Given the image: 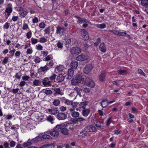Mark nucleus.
Here are the masks:
<instances>
[{"label": "nucleus", "instance_id": "nucleus-1", "mask_svg": "<svg viewBox=\"0 0 148 148\" xmlns=\"http://www.w3.org/2000/svg\"><path fill=\"white\" fill-rule=\"evenodd\" d=\"M73 124L71 123H67L66 122L63 124L58 125L56 126V127L59 129L61 132L64 135H67L69 134L68 128L71 130L72 128L71 126H73Z\"/></svg>", "mask_w": 148, "mask_h": 148}, {"label": "nucleus", "instance_id": "nucleus-2", "mask_svg": "<svg viewBox=\"0 0 148 148\" xmlns=\"http://www.w3.org/2000/svg\"><path fill=\"white\" fill-rule=\"evenodd\" d=\"M56 76L57 75L55 74L52 73L50 77L45 78L42 81L43 85L46 87L51 86L53 84V82H56Z\"/></svg>", "mask_w": 148, "mask_h": 148}, {"label": "nucleus", "instance_id": "nucleus-3", "mask_svg": "<svg viewBox=\"0 0 148 148\" xmlns=\"http://www.w3.org/2000/svg\"><path fill=\"white\" fill-rule=\"evenodd\" d=\"M86 79L85 76H82L81 75H77L76 77L73 78L71 80V83L72 85H76L77 84L81 82H84V80Z\"/></svg>", "mask_w": 148, "mask_h": 148}, {"label": "nucleus", "instance_id": "nucleus-4", "mask_svg": "<svg viewBox=\"0 0 148 148\" xmlns=\"http://www.w3.org/2000/svg\"><path fill=\"white\" fill-rule=\"evenodd\" d=\"M12 10L13 8L12 4L11 3H8L7 7L5 8L4 12L5 15V18L8 19L11 13L12 12Z\"/></svg>", "mask_w": 148, "mask_h": 148}, {"label": "nucleus", "instance_id": "nucleus-5", "mask_svg": "<svg viewBox=\"0 0 148 148\" xmlns=\"http://www.w3.org/2000/svg\"><path fill=\"white\" fill-rule=\"evenodd\" d=\"M86 78L85 80H84V82L86 85L91 88L94 87L95 86V82L88 77L86 76Z\"/></svg>", "mask_w": 148, "mask_h": 148}, {"label": "nucleus", "instance_id": "nucleus-6", "mask_svg": "<svg viewBox=\"0 0 148 148\" xmlns=\"http://www.w3.org/2000/svg\"><path fill=\"white\" fill-rule=\"evenodd\" d=\"M59 129L56 128V126L53 131L51 132L49 131L47 132V133H48V134H50L52 136L56 137L59 135Z\"/></svg>", "mask_w": 148, "mask_h": 148}, {"label": "nucleus", "instance_id": "nucleus-7", "mask_svg": "<svg viewBox=\"0 0 148 148\" xmlns=\"http://www.w3.org/2000/svg\"><path fill=\"white\" fill-rule=\"evenodd\" d=\"M67 117V114L65 113L58 112L56 118L59 120H64L66 119Z\"/></svg>", "mask_w": 148, "mask_h": 148}, {"label": "nucleus", "instance_id": "nucleus-8", "mask_svg": "<svg viewBox=\"0 0 148 148\" xmlns=\"http://www.w3.org/2000/svg\"><path fill=\"white\" fill-rule=\"evenodd\" d=\"M70 52L72 54H78L81 52V50L79 48L73 47L70 49Z\"/></svg>", "mask_w": 148, "mask_h": 148}, {"label": "nucleus", "instance_id": "nucleus-9", "mask_svg": "<svg viewBox=\"0 0 148 148\" xmlns=\"http://www.w3.org/2000/svg\"><path fill=\"white\" fill-rule=\"evenodd\" d=\"M84 128L85 130L88 132H94L96 130L95 127L92 125H88L86 127Z\"/></svg>", "mask_w": 148, "mask_h": 148}, {"label": "nucleus", "instance_id": "nucleus-10", "mask_svg": "<svg viewBox=\"0 0 148 148\" xmlns=\"http://www.w3.org/2000/svg\"><path fill=\"white\" fill-rule=\"evenodd\" d=\"M93 68L92 65L90 64H87L84 69V72L85 74H88L91 71Z\"/></svg>", "mask_w": 148, "mask_h": 148}, {"label": "nucleus", "instance_id": "nucleus-11", "mask_svg": "<svg viewBox=\"0 0 148 148\" xmlns=\"http://www.w3.org/2000/svg\"><path fill=\"white\" fill-rule=\"evenodd\" d=\"M56 28V33L57 34L62 36L64 35V32L66 30L64 28L61 27H58Z\"/></svg>", "mask_w": 148, "mask_h": 148}, {"label": "nucleus", "instance_id": "nucleus-12", "mask_svg": "<svg viewBox=\"0 0 148 148\" xmlns=\"http://www.w3.org/2000/svg\"><path fill=\"white\" fill-rule=\"evenodd\" d=\"M82 35L84 39L87 40L89 39L88 33L87 32L85 29H83L81 30Z\"/></svg>", "mask_w": 148, "mask_h": 148}, {"label": "nucleus", "instance_id": "nucleus-13", "mask_svg": "<svg viewBox=\"0 0 148 148\" xmlns=\"http://www.w3.org/2000/svg\"><path fill=\"white\" fill-rule=\"evenodd\" d=\"M88 104V102L86 101H84L81 102L79 104V108H77L76 109L77 111H79L80 108H82L83 109H85L86 106Z\"/></svg>", "mask_w": 148, "mask_h": 148}, {"label": "nucleus", "instance_id": "nucleus-14", "mask_svg": "<svg viewBox=\"0 0 148 148\" xmlns=\"http://www.w3.org/2000/svg\"><path fill=\"white\" fill-rule=\"evenodd\" d=\"M74 70V69L70 68L68 70L67 76L66 77V79L69 80L72 78L73 75Z\"/></svg>", "mask_w": 148, "mask_h": 148}, {"label": "nucleus", "instance_id": "nucleus-15", "mask_svg": "<svg viewBox=\"0 0 148 148\" xmlns=\"http://www.w3.org/2000/svg\"><path fill=\"white\" fill-rule=\"evenodd\" d=\"M85 120V119L82 117H78L76 119H73L72 121V122L74 124H78L79 123Z\"/></svg>", "mask_w": 148, "mask_h": 148}, {"label": "nucleus", "instance_id": "nucleus-16", "mask_svg": "<svg viewBox=\"0 0 148 148\" xmlns=\"http://www.w3.org/2000/svg\"><path fill=\"white\" fill-rule=\"evenodd\" d=\"M87 59V57L85 55L83 54L79 55L76 58V60L79 61H83Z\"/></svg>", "mask_w": 148, "mask_h": 148}, {"label": "nucleus", "instance_id": "nucleus-17", "mask_svg": "<svg viewBox=\"0 0 148 148\" xmlns=\"http://www.w3.org/2000/svg\"><path fill=\"white\" fill-rule=\"evenodd\" d=\"M99 49L100 51L103 53H105L106 51V47L105 44L103 42H102L100 44Z\"/></svg>", "mask_w": 148, "mask_h": 148}, {"label": "nucleus", "instance_id": "nucleus-18", "mask_svg": "<svg viewBox=\"0 0 148 148\" xmlns=\"http://www.w3.org/2000/svg\"><path fill=\"white\" fill-rule=\"evenodd\" d=\"M90 110L89 109L85 108L82 110V115L85 117H87L90 114Z\"/></svg>", "mask_w": 148, "mask_h": 148}, {"label": "nucleus", "instance_id": "nucleus-19", "mask_svg": "<svg viewBox=\"0 0 148 148\" xmlns=\"http://www.w3.org/2000/svg\"><path fill=\"white\" fill-rule=\"evenodd\" d=\"M106 76V73L105 71H102L99 76V79L101 82H103L105 80Z\"/></svg>", "mask_w": 148, "mask_h": 148}, {"label": "nucleus", "instance_id": "nucleus-20", "mask_svg": "<svg viewBox=\"0 0 148 148\" xmlns=\"http://www.w3.org/2000/svg\"><path fill=\"white\" fill-rule=\"evenodd\" d=\"M47 132H45V133L43 134V133H42L41 135H40L41 136V140H42L44 139H51L52 138V137L50 136L47 135L48 133Z\"/></svg>", "mask_w": 148, "mask_h": 148}, {"label": "nucleus", "instance_id": "nucleus-21", "mask_svg": "<svg viewBox=\"0 0 148 148\" xmlns=\"http://www.w3.org/2000/svg\"><path fill=\"white\" fill-rule=\"evenodd\" d=\"M48 111L51 114L55 115L58 113V110L57 108H54L51 109H48Z\"/></svg>", "mask_w": 148, "mask_h": 148}, {"label": "nucleus", "instance_id": "nucleus-22", "mask_svg": "<svg viewBox=\"0 0 148 148\" xmlns=\"http://www.w3.org/2000/svg\"><path fill=\"white\" fill-rule=\"evenodd\" d=\"M75 17L78 20V22H79L80 24L87 23L88 22V20L86 18L79 17L78 16H76Z\"/></svg>", "mask_w": 148, "mask_h": 148}, {"label": "nucleus", "instance_id": "nucleus-23", "mask_svg": "<svg viewBox=\"0 0 148 148\" xmlns=\"http://www.w3.org/2000/svg\"><path fill=\"white\" fill-rule=\"evenodd\" d=\"M30 140L32 144L34 143H36L39 141L41 140V136L40 135Z\"/></svg>", "mask_w": 148, "mask_h": 148}, {"label": "nucleus", "instance_id": "nucleus-24", "mask_svg": "<svg viewBox=\"0 0 148 148\" xmlns=\"http://www.w3.org/2000/svg\"><path fill=\"white\" fill-rule=\"evenodd\" d=\"M64 79V76L62 74H59L56 77V81L58 83H60L63 81Z\"/></svg>", "mask_w": 148, "mask_h": 148}, {"label": "nucleus", "instance_id": "nucleus-25", "mask_svg": "<svg viewBox=\"0 0 148 148\" xmlns=\"http://www.w3.org/2000/svg\"><path fill=\"white\" fill-rule=\"evenodd\" d=\"M62 99L64 103L68 105H71L73 102V101L67 99L65 97L62 98Z\"/></svg>", "mask_w": 148, "mask_h": 148}, {"label": "nucleus", "instance_id": "nucleus-26", "mask_svg": "<svg viewBox=\"0 0 148 148\" xmlns=\"http://www.w3.org/2000/svg\"><path fill=\"white\" fill-rule=\"evenodd\" d=\"M78 66V63L76 61H72L71 64V68L73 69H75Z\"/></svg>", "mask_w": 148, "mask_h": 148}, {"label": "nucleus", "instance_id": "nucleus-27", "mask_svg": "<svg viewBox=\"0 0 148 148\" xmlns=\"http://www.w3.org/2000/svg\"><path fill=\"white\" fill-rule=\"evenodd\" d=\"M48 67L46 65L44 66L41 67L39 69L40 72H42L44 73H45L49 69Z\"/></svg>", "mask_w": 148, "mask_h": 148}, {"label": "nucleus", "instance_id": "nucleus-28", "mask_svg": "<svg viewBox=\"0 0 148 148\" xmlns=\"http://www.w3.org/2000/svg\"><path fill=\"white\" fill-rule=\"evenodd\" d=\"M64 66L62 65H59L57 66L55 68V71L56 72H60L62 71Z\"/></svg>", "mask_w": 148, "mask_h": 148}, {"label": "nucleus", "instance_id": "nucleus-29", "mask_svg": "<svg viewBox=\"0 0 148 148\" xmlns=\"http://www.w3.org/2000/svg\"><path fill=\"white\" fill-rule=\"evenodd\" d=\"M100 103L103 108H106L108 105V100L107 99L103 100Z\"/></svg>", "mask_w": 148, "mask_h": 148}, {"label": "nucleus", "instance_id": "nucleus-30", "mask_svg": "<svg viewBox=\"0 0 148 148\" xmlns=\"http://www.w3.org/2000/svg\"><path fill=\"white\" fill-rule=\"evenodd\" d=\"M80 115L79 113L77 112L74 111L71 112V116L75 119H76L79 117Z\"/></svg>", "mask_w": 148, "mask_h": 148}, {"label": "nucleus", "instance_id": "nucleus-31", "mask_svg": "<svg viewBox=\"0 0 148 148\" xmlns=\"http://www.w3.org/2000/svg\"><path fill=\"white\" fill-rule=\"evenodd\" d=\"M52 60H53V57L51 55H49L47 56L43 59L44 61L46 62L50 61Z\"/></svg>", "mask_w": 148, "mask_h": 148}, {"label": "nucleus", "instance_id": "nucleus-32", "mask_svg": "<svg viewBox=\"0 0 148 148\" xmlns=\"http://www.w3.org/2000/svg\"><path fill=\"white\" fill-rule=\"evenodd\" d=\"M54 92L55 93L58 95H62L63 94V92L62 90H61L60 88H56L54 89Z\"/></svg>", "mask_w": 148, "mask_h": 148}, {"label": "nucleus", "instance_id": "nucleus-33", "mask_svg": "<svg viewBox=\"0 0 148 148\" xmlns=\"http://www.w3.org/2000/svg\"><path fill=\"white\" fill-rule=\"evenodd\" d=\"M55 63V60H52L51 61H50L49 62H47L46 64V65L47 66V67H48L50 69L51 68H52L53 66Z\"/></svg>", "mask_w": 148, "mask_h": 148}, {"label": "nucleus", "instance_id": "nucleus-34", "mask_svg": "<svg viewBox=\"0 0 148 148\" xmlns=\"http://www.w3.org/2000/svg\"><path fill=\"white\" fill-rule=\"evenodd\" d=\"M32 144V142L29 139L27 142L24 143L23 145L24 147H26Z\"/></svg>", "mask_w": 148, "mask_h": 148}, {"label": "nucleus", "instance_id": "nucleus-35", "mask_svg": "<svg viewBox=\"0 0 148 148\" xmlns=\"http://www.w3.org/2000/svg\"><path fill=\"white\" fill-rule=\"evenodd\" d=\"M95 26L98 28L100 29H104L106 27V25L104 23H102L101 24H96L95 25Z\"/></svg>", "mask_w": 148, "mask_h": 148}, {"label": "nucleus", "instance_id": "nucleus-36", "mask_svg": "<svg viewBox=\"0 0 148 148\" xmlns=\"http://www.w3.org/2000/svg\"><path fill=\"white\" fill-rule=\"evenodd\" d=\"M87 132L85 130V128H84V130L80 132V136L82 137H84L87 135Z\"/></svg>", "mask_w": 148, "mask_h": 148}, {"label": "nucleus", "instance_id": "nucleus-37", "mask_svg": "<svg viewBox=\"0 0 148 148\" xmlns=\"http://www.w3.org/2000/svg\"><path fill=\"white\" fill-rule=\"evenodd\" d=\"M28 12L25 10H23L20 12V15L23 18H24L27 15Z\"/></svg>", "mask_w": 148, "mask_h": 148}, {"label": "nucleus", "instance_id": "nucleus-38", "mask_svg": "<svg viewBox=\"0 0 148 148\" xmlns=\"http://www.w3.org/2000/svg\"><path fill=\"white\" fill-rule=\"evenodd\" d=\"M141 5L143 6H145L148 5V0H141Z\"/></svg>", "mask_w": 148, "mask_h": 148}, {"label": "nucleus", "instance_id": "nucleus-39", "mask_svg": "<svg viewBox=\"0 0 148 148\" xmlns=\"http://www.w3.org/2000/svg\"><path fill=\"white\" fill-rule=\"evenodd\" d=\"M74 90L77 92L78 95H79L80 94V92L82 91V90L80 88L76 87L74 88Z\"/></svg>", "mask_w": 148, "mask_h": 148}, {"label": "nucleus", "instance_id": "nucleus-40", "mask_svg": "<svg viewBox=\"0 0 148 148\" xmlns=\"http://www.w3.org/2000/svg\"><path fill=\"white\" fill-rule=\"evenodd\" d=\"M48 41L47 39L44 37L41 38L39 40V42L41 43H45Z\"/></svg>", "mask_w": 148, "mask_h": 148}, {"label": "nucleus", "instance_id": "nucleus-41", "mask_svg": "<svg viewBox=\"0 0 148 148\" xmlns=\"http://www.w3.org/2000/svg\"><path fill=\"white\" fill-rule=\"evenodd\" d=\"M101 40L100 38H97L96 41L94 43V45L95 46H97L101 42Z\"/></svg>", "mask_w": 148, "mask_h": 148}, {"label": "nucleus", "instance_id": "nucleus-42", "mask_svg": "<svg viewBox=\"0 0 148 148\" xmlns=\"http://www.w3.org/2000/svg\"><path fill=\"white\" fill-rule=\"evenodd\" d=\"M79 103L77 102H73V101L72 103L71 106L72 107L75 108H76L78 106H79Z\"/></svg>", "mask_w": 148, "mask_h": 148}, {"label": "nucleus", "instance_id": "nucleus-43", "mask_svg": "<svg viewBox=\"0 0 148 148\" xmlns=\"http://www.w3.org/2000/svg\"><path fill=\"white\" fill-rule=\"evenodd\" d=\"M138 74L142 75L144 76L145 77L146 76L145 73L143 72V71L141 69H138Z\"/></svg>", "mask_w": 148, "mask_h": 148}, {"label": "nucleus", "instance_id": "nucleus-44", "mask_svg": "<svg viewBox=\"0 0 148 148\" xmlns=\"http://www.w3.org/2000/svg\"><path fill=\"white\" fill-rule=\"evenodd\" d=\"M60 101L59 99H56L54 100L53 102V104L55 106H57L59 105Z\"/></svg>", "mask_w": 148, "mask_h": 148}, {"label": "nucleus", "instance_id": "nucleus-45", "mask_svg": "<svg viewBox=\"0 0 148 148\" xmlns=\"http://www.w3.org/2000/svg\"><path fill=\"white\" fill-rule=\"evenodd\" d=\"M38 40L36 39L32 38L31 39V42L32 45H34L36 44L38 42Z\"/></svg>", "mask_w": 148, "mask_h": 148}, {"label": "nucleus", "instance_id": "nucleus-46", "mask_svg": "<svg viewBox=\"0 0 148 148\" xmlns=\"http://www.w3.org/2000/svg\"><path fill=\"white\" fill-rule=\"evenodd\" d=\"M36 48L37 50L39 51L42 50L43 49L42 46L39 44L36 45Z\"/></svg>", "mask_w": 148, "mask_h": 148}, {"label": "nucleus", "instance_id": "nucleus-47", "mask_svg": "<svg viewBox=\"0 0 148 148\" xmlns=\"http://www.w3.org/2000/svg\"><path fill=\"white\" fill-rule=\"evenodd\" d=\"M21 73L20 72L16 73L15 76L16 78L18 79H20L21 77Z\"/></svg>", "mask_w": 148, "mask_h": 148}, {"label": "nucleus", "instance_id": "nucleus-48", "mask_svg": "<svg viewBox=\"0 0 148 148\" xmlns=\"http://www.w3.org/2000/svg\"><path fill=\"white\" fill-rule=\"evenodd\" d=\"M118 36H127L129 35L127 34V33L125 32H119Z\"/></svg>", "mask_w": 148, "mask_h": 148}, {"label": "nucleus", "instance_id": "nucleus-49", "mask_svg": "<svg viewBox=\"0 0 148 148\" xmlns=\"http://www.w3.org/2000/svg\"><path fill=\"white\" fill-rule=\"evenodd\" d=\"M10 23L8 22L6 23L3 26V27L4 29H8L10 26Z\"/></svg>", "mask_w": 148, "mask_h": 148}, {"label": "nucleus", "instance_id": "nucleus-50", "mask_svg": "<svg viewBox=\"0 0 148 148\" xmlns=\"http://www.w3.org/2000/svg\"><path fill=\"white\" fill-rule=\"evenodd\" d=\"M44 31L45 33L47 34H49L50 32V28L49 27L46 28V29L44 30Z\"/></svg>", "mask_w": 148, "mask_h": 148}, {"label": "nucleus", "instance_id": "nucleus-51", "mask_svg": "<svg viewBox=\"0 0 148 148\" xmlns=\"http://www.w3.org/2000/svg\"><path fill=\"white\" fill-rule=\"evenodd\" d=\"M47 120L48 121L51 122V123H53V116H52L50 115L47 118Z\"/></svg>", "mask_w": 148, "mask_h": 148}, {"label": "nucleus", "instance_id": "nucleus-52", "mask_svg": "<svg viewBox=\"0 0 148 148\" xmlns=\"http://www.w3.org/2000/svg\"><path fill=\"white\" fill-rule=\"evenodd\" d=\"M118 71V74L119 75H123L126 72V71L125 70H119Z\"/></svg>", "mask_w": 148, "mask_h": 148}, {"label": "nucleus", "instance_id": "nucleus-53", "mask_svg": "<svg viewBox=\"0 0 148 148\" xmlns=\"http://www.w3.org/2000/svg\"><path fill=\"white\" fill-rule=\"evenodd\" d=\"M16 142L13 140L10 141V146L11 147H14L16 145Z\"/></svg>", "mask_w": 148, "mask_h": 148}, {"label": "nucleus", "instance_id": "nucleus-54", "mask_svg": "<svg viewBox=\"0 0 148 148\" xmlns=\"http://www.w3.org/2000/svg\"><path fill=\"white\" fill-rule=\"evenodd\" d=\"M3 146L5 148H10L9 143L7 141H5L4 143Z\"/></svg>", "mask_w": 148, "mask_h": 148}, {"label": "nucleus", "instance_id": "nucleus-55", "mask_svg": "<svg viewBox=\"0 0 148 148\" xmlns=\"http://www.w3.org/2000/svg\"><path fill=\"white\" fill-rule=\"evenodd\" d=\"M9 58L8 57H6L2 61V63L4 64H7L8 62Z\"/></svg>", "mask_w": 148, "mask_h": 148}, {"label": "nucleus", "instance_id": "nucleus-56", "mask_svg": "<svg viewBox=\"0 0 148 148\" xmlns=\"http://www.w3.org/2000/svg\"><path fill=\"white\" fill-rule=\"evenodd\" d=\"M44 92L47 95H49L52 93V91L50 90H45Z\"/></svg>", "mask_w": 148, "mask_h": 148}, {"label": "nucleus", "instance_id": "nucleus-57", "mask_svg": "<svg viewBox=\"0 0 148 148\" xmlns=\"http://www.w3.org/2000/svg\"><path fill=\"white\" fill-rule=\"evenodd\" d=\"M19 128V126L18 125H12L11 127V129L14 130L18 129Z\"/></svg>", "mask_w": 148, "mask_h": 148}, {"label": "nucleus", "instance_id": "nucleus-58", "mask_svg": "<svg viewBox=\"0 0 148 148\" xmlns=\"http://www.w3.org/2000/svg\"><path fill=\"white\" fill-rule=\"evenodd\" d=\"M32 33L31 31H29L26 34V37L28 39H29L32 36Z\"/></svg>", "mask_w": 148, "mask_h": 148}, {"label": "nucleus", "instance_id": "nucleus-59", "mask_svg": "<svg viewBox=\"0 0 148 148\" xmlns=\"http://www.w3.org/2000/svg\"><path fill=\"white\" fill-rule=\"evenodd\" d=\"M36 58L35 59L34 61L36 63H39L40 61V58L38 57H36Z\"/></svg>", "mask_w": 148, "mask_h": 148}, {"label": "nucleus", "instance_id": "nucleus-60", "mask_svg": "<svg viewBox=\"0 0 148 148\" xmlns=\"http://www.w3.org/2000/svg\"><path fill=\"white\" fill-rule=\"evenodd\" d=\"M110 32H112V33H113L114 34L116 35H118L119 32L117 31L116 30H110L109 31Z\"/></svg>", "mask_w": 148, "mask_h": 148}, {"label": "nucleus", "instance_id": "nucleus-61", "mask_svg": "<svg viewBox=\"0 0 148 148\" xmlns=\"http://www.w3.org/2000/svg\"><path fill=\"white\" fill-rule=\"evenodd\" d=\"M39 81L37 80H35L33 81V84L34 85L38 86L39 85Z\"/></svg>", "mask_w": 148, "mask_h": 148}, {"label": "nucleus", "instance_id": "nucleus-62", "mask_svg": "<svg viewBox=\"0 0 148 148\" xmlns=\"http://www.w3.org/2000/svg\"><path fill=\"white\" fill-rule=\"evenodd\" d=\"M29 28L28 25L24 23L23 24V29L24 30H27Z\"/></svg>", "mask_w": 148, "mask_h": 148}, {"label": "nucleus", "instance_id": "nucleus-63", "mask_svg": "<svg viewBox=\"0 0 148 148\" xmlns=\"http://www.w3.org/2000/svg\"><path fill=\"white\" fill-rule=\"evenodd\" d=\"M18 19V15H17L16 16H13L12 18V20L13 21L15 22L17 21Z\"/></svg>", "mask_w": 148, "mask_h": 148}, {"label": "nucleus", "instance_id": "nucleus-64", "mask_svg": "<svg viewBox=\"0 0 148 148\" xmlns=\"http://www.w3.org/2000/svg\"><path fill=\"white\" fill-rule=\"evenodd\" d=\"M58 47L59 48H62L63 47V44L60 41H59L57 44Z\"/></svg>", "mask_w": 148, "mask_h": 148}]
</instances>
